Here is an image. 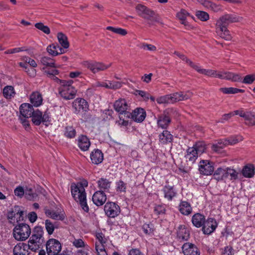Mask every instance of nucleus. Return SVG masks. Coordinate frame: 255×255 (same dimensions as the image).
<instances>
[{
    "label": "nucleus",
    "instance_id": "1",
    "mask_svg": "<svg viewBox=\"0 0 255 255\" xmlns=\"http://www.w3.org/2000/svg\"><path fill=\"white\" fill-rule=\"evenodd\" d=\"M242 19L243 17L238 16L234 14H225L217 20L216 32L221 38L226 40H230L232 36L227 26L230 23L240 22Z\"/></svg>",
    "mask_w": 255,
    "mask_h": 255
},
{
    "label": "nucleus",
    "instance_id": "2",
    "mask_svg": "<svg viewBox=\"0 0 255 255\" xmlns=\"http://www.w3.org/2000/svg\"><path fill=\"white\" fill-rule=\"evenodd\" d=\"M31 233L29 226L25 223H19L13 229V236L15 240L19 241H25Z\"/></svg>",
    "mask_w": 255,
    "mask_h": 255
},
{
    "label": "nucleus",
    "instance_id": "3",
    "mask_svg": "<svg viewBox=\"0 0 255 255\" xmlns=\"http://www.w3.org/2000/svg\"><path fill=\"white\" fill-rule=\"evenodd\" d=\"M138 15L145 20L157 21L155 12L144 5L137 4L135 7Z\"/></svg>",
    "mask_w": 255,
    "mask_h": 255
},
{
    "label": "nucleus",
    "instance_id": "4",
    "mask_svg": "<svg viewBox=\"0 0 255 255\" xmlns=\"http://www.w3.org/2000/svg\"><path fill=\"white\" fill-rule=\"evenodd\" d=\"M176 111L173 109H167L162 114L158 116L157 124V126L163 129H166L171 123V118Z\"/></svg>",
    "mask_w": 255,
    "mask_h": 255
},
{
    "label": "nucleus",
    "instance_id": "5",
    "mask_svg": "<svg viewBox=\"0 0 255 255\" xmlns=\"http://www.w3.org/2000/svg\"><path fill=\"white\" fill-rule=\"evenodd\" d=\"M46 248L48 255H59L62 246L57 240L50 239L46 242Z\"/></svg>",
    "mask_w": 255,
    "mask_h": 255
},
{
    "label": "nucleus",
    "instance_id": "6",
    "mask_svg": "<svg viewBox=\"0 0 255 255\" xmlns=\"http://www.w3.org/2000/svg\"><path fill=\"white\" fill-rule=\"evenodd\" d=\"M16 216H18V218H17V223L24 220V212L21 210L19 206H14L7 213V218L11 223H15Z\"/></svg>",
    "mask_w": 255,
    "mask_h": 255
},
{
    "label": "nucleus",
    "instance_id": "7",
    "mask_svg": "<svg viewBox=\"0 0 255 255\" xmlns=\"http://www.w3.org/2000/svg\"><path fill=\"white\" fill-rule=\"evenodd\" d=\"M105 214L109 218H114L117 217L121 213L120 207L116 203L109 202L106 203L104 206Z\"/></svg>",
    "mask_w": 255,
    "mask_h": 255
},
{
    "label": "nucleus",
    "instance_id": "8",
    "mask_svg": "<svg viewBox=\"0 0 255 255\" xmlns=\"http://www.w3.org/2000/svg\"><path fill=\"white\" fill-rule=\"evenodd\" d=\"M83 64L85 67L90 69L94 73L100 71L105 70L111 65V64L108 65H105L103 63L94 61H85L83 62Z\"/></svg>",
    "mask_w": 255,
    "mask_h": 255
},
{
    "label": "nucleus",
    "instance_id": "9",
    "mask_svg": "<svg viewBox=\"0 0 255 255\" xmlns=\"http://www.w3.org/2000/svg\"><path fill=\"white\" fill-rule=\"evenodd\" d=\"M77 92V90L73 86L61 87L59 88V94L65 100L73 99Z\"/></svg>",
    "mask_w": 255,
    "mask_h": 255
},
{
    "label": "nucleus",
    "instance_id": "10",
    "mask_svg": "<svg viewBox=\"0 0 255 255\" xmlns=\"http://www.w3.org/2000/svg\"><path fill=\"white\" fill-rule=\"evenodd\" d=\"M72 108L74 113L78 114L81 111L86 112L88 110V102L83 98H77L72 103Z\"/></svg>",
    "mask_w": 255,
    "mask_h": 255
},
{
    "label": "nucleus",
    "instance_id": "11",
    "mask_svg": "<svg viewBox=\"0 0 255 255\" xmlns=\"http://www.w3.org/2000/svg\"><path fill=\"white\" fill-rule=\"evenodd\" d=\"M199 170L200 173L203 175H211L214 170L213 163L208 160H201L199 163Z\"/></svg>",
    "mask_w": 255,
    "mask_h": 255
},
{
    "label": "nucleus",
    "instance_id": "12",
    "mask_svg": "<svg viewBox=\"0 0 255 255\" xmlns=\"http://www.w3.org/2000/svg\"><path fill=\"white\" fill-rule=\"evenodd\" d=\"M217 227V223L213 218H208L205 220L202 226V230L204 234L210 235L213 233Z\"/></svg>",
    "mask_w": 255,
    "mask_h": 255
},
{
    "label": "nucleus",
    "instance_id": "13",
    "mask_svg": "<svg viewBox=\"0 0 255 255\" xmlns=\"http://www.w3.org/2000/svg\"><path fill=\"white\" fill-rule=\"evenodd\" d=\"M182 250L184 255H200L199 249L192 243H184L182 247Z\"/></svg>",
    "mask_w": 255,
    "mask_h": 255
},
{
    "label": "nucleus",
    "instance_id": "14",
    "mask_svg": "<svg viewBox=\"0 0 255 255\" xmlns=\"http://www.w3.org/2000/svg\"><path fill=\"white\" fill-rule=\"evenodd\" d=\"M77 197H73L74 200L78 203L82 209L86 213L89 211V208L87 204L86 193L84 192L79 193Z\"/></svg>",
    "mask_w": 255,
    "mask_h": 255
},
{
    "label": "nucleus",
    "instance_id": "15",
    "mask_svg": "<svg viewBox=\"0 0 255 255\" xmlns=\"http://www.w3.org/2000/svg\"><path fill=\"white\" fill-rule=\"evenodd\" d=\"M19 111L21 117L26 118H29L34 112L33 106L28 103H23L21 105L19 108Z\"/></svg>",
    "mask_w": 255,
    "mask_h": 255
},
{
    "label": "nucleus",
    "instance_id": "16",
    "mask_svg": "<svg viewBox=\"0 0 255 255\" xmlns=\"http://www.w3.org/2000/svg\"><path fill=\"white\" fill-rule=\"evenodd\" d=\"M27 244L23 243H19L16 245L13 249V255H29Z\"/></svg>",
    "mask_w": 255,
    "mask_h": 255
},
{
    "label": "nucleus",
    "instance_id": "17",
    "mask_svg": "<svg viewBox=\"0 0 255 255\" xmlns=\"http://www.w3.org/2000/svg\"><path fill=\"white\" fill-rule=\"evenodd\" d=\"M241 111V117L244 119L245 124L249 126H255V112Z\"/></svg>",
    "mask_w": 255,
    "mask_h": 255
},
{
    "label": "nucleus",
    "instance_id": "18",
    "mask_svg": "<svg viewBox=\"0 0 255 255\" xmlns=\"http://www.w3.org/2000/svg\"><path fill=\"white\" fill-rule=\"evenodd\" d=\"M146 116V112L143 109L137 108L132 112L131 119L134 122L141 123L144 121Z\"/></svg>",
    "mask_w": 255,
    "mask_h": 255
},
{
    "label": "nucleus",
    "instance_id": "19",
    "mask_svg": "<svg viewBox=\"0 0 255 255\" xmlns=\"http://www.w3.org/2000/svg\"><path fill=\"white\" fill-rule=\"evenodd\" d=\"M107 196L103 191L96 192L92 197L93 203L97 206L103 205L106 201Z\"/></svg>",
    "mask_w": 255,
    "mask_h": 255
},
{
    "label": "nucleus",
    "instance_id": "20",
    "mask_svg": "<svg viewBox=\"0 0 255 255\" xmlns=\"http://www.w3.org/2000/svg\"><path fill=\"white\" fill-rule=\"evenodd\" d=\"M43 230L41 227H35L32 232L31 237L29 239L38 242V243H43L44 242Z\"/></svg>",
    "mask_w": 255,
    "mask_h": 255
},
{
    "label": "nucleus",
    "instance_id": "21",
    "mask_svg": "<svg viewBox=\"0 0 255 255\" xmlns=\"http://www.w3.org/2000/svg\"><path fill=\"white\" fill-rule=\"evenodd\" d=\"M47 51L52 56H56L65 53L64 49L57 43H53L47 47Z\"/></svg>",
    "mask_w": 255,
    "mask_h": 255
},
{
    "label": "nucleus",
    "instance_id": "22",
    "mask_svg": "<svg viewBox=\"0 0 255 255\" xmlns=\"http://www.w3.org/2000/svg\"><path fill=\"white\" fill-rule=\"evenodd\" d=\"M92 162L95 164H99L102 162L104 159V154L99 149H95L90 154Z\"/></svg>",
    "mask_w": 255,
    "mask_h": 255
},
{
    "label": "nucleus",
    "instance_id": "23",
    "mask_svg": "<svg viewBox=\"0 0 255 255\" xmlns=\"http://www.w3.org/2000/svg\"><path fill=\"white\" fill-rule=\"evenodd\" d=\"M190 238V232L184 225H180L177 231V238L180 241H187Z\"/></svg>",
    "mask_w": 255,
    "mask_h": 255
},
{
    "label": "nucleus",
    "instance_id": "24",
    "mask_svg": "<svg viewBox=\"0 0 255 255\" xmlns=\"http://www.w3.org/2000/svg\"><path fill=\"white\" fill-rule=\"evenodd\" d=\"M91 145L89 139L84 135H81L78 139V145L82 151H87Z\"/></svg>",
    "mask_w": 255,
    "mask_h": 255
},
{
    "label": "nucleus",
    "instance_id": "25",
    "mask_svg": "<svg viewBox=\"0 0 255 255\" xmlns=\"http://www.w3.org/2000/svg\"><path fill=\"white\" fill-rule=\"evenodd\" d=\"M114 107L117 112L122 114L128 110V106L125 99H121L115 102Z\"/></svg>",
    "mask_w": 255,
    "mask_h": 255
},
{
    "label": "nucleus",
    "instance_id": "26",
    "mask_svg": "<svg viewBox=\"0 0 255 255\" xmlns=\"http://www.w3.org/2000/svg\"><path fill=\"white\" fill-rule=\"evenodd\" d=\"M205 220V217L200 213L195 214L192 218V222L197 228L202 227Z\"/></svg>",
    "mask_w": 255,
    "mask_h": 255
},
{
    "label": "nucleus",
    "instance_id": "27",
    "mask_svg": "<svg viewBox=\"0 0 255 255\" xmlns=\"http://www.w3.org/2000/svg\"><path fill=\"white\" fill-rule=\"evenodd\" d=\"M162 191L164 193V197L169 201H171L173 198L176 195V192L173 186L165 185Z\"/></svg>",
    "mask_w": 255,
    "mask_h": 255
},
{
    "label": "nucleus",
    "instance_id": "28",
    "mask_svg": "<svg viewBox=\"0 0 255 255\" xmlns=\"http://www.w3.org/2000/svg\"><path fill=\"white\" fill-rule=\"evenodd\" d=\"M159 141L162 144H166L171 142L173 140V136L170 132L167 130H163L162 133L159 135Z\"/></svg>",
    "mask_w": 255,
    "mask_h": 255
},
{
    "label": "nucleus",
    "instance_id": "29",
    "mask_svg": "<svg viewBox=\"0 0 255 255\" xmlns=\"http://www.w3.org/2000/svg\"><path fill=\"white\" fill-rule=\"evenodd\" d=\"M98 187L103 192H109L112 182L104 178H101L97 182Z\"/></svg>",
    "mask_w": 255,
    "mask_h": 255
},
{
    "label": "nucleus",
    "instance_id": "30",
    "mask_svg": "<svg viewBox=\"0 0 255 255\" xmlns=\"http://www.w3.org/2000/svg\"><path fill=\"white\" fill-rule=\"evenodd\" d=\"M255 166L252 164H248L245 165L242 169V173L243 175L246 178L253 177L255 173Z\"/></svg>",
    "mask_w": 255,
    "mask_h": 255
},
{
    "label": "nucleus",
    "instance_id": "31",
    "mask_svg": "<svg viewBox=\"0 0 255 255\" xmlns=\"http://www.w3.org/2000/svg\"><path fill=\"white\" fill-rule=\"evenodd\" d=\"M179 210L182 214L188 215L192 212V208L188 202L181 201L179 206Z\"/></svg>",
    "mask_w": 255,
    "mask_h": 255
},
{
    "label": "nucleus",
    "instance_id": "32",
    "mask_svg": "<svg viewBox=\"0 0 255 255\" xmlns=\"http://www.w3.org/2000/svg\"><path fill=\"white\" fill-rule=\"evenodd\" d=\"M30 102L35 107H38L42 104V98L41 94L38 92H33L30 95Z\"/></svg>",
    "mask_w": 255,
    "mask_h": 255
},
{
    "label": "nucleus",
    "instance_id": "33",
    "mask_svg": "<svg viewBox=\"0 0 255 255\" xmlns=\"http://www.w3.org/2000/svg\"><path fill=\"white\" fill-rule=\"evenodd\" d=\"M198 155L194 147H189L187 150L185 158L192 163H194L197 159Z\"/></svg>",
    "mask_w": 255,
    "mask_h": 255
},
{
    "label": "nucleus",
    "instance_id": "34",
    "mask_svg": "<svg viewBox=\"0 0 255 255\" xmlns=\"http://www.w3.org/2000/svg\"><path fill=\"white\" fill-rule=\"evenodd\" d=\"M40 63L46 67H54L57 68L58 66L55 63V60L47 56H43L40 58Z\"/></svg>",
    "mask_w": 255,
    "mask_h": 255
},
{
    "label": "nucleus",
    "instance_id": "35",
    "mask_svg": "<svg viewBox=\"0 0 255 255\" xmlns=\"http://www.w3.org/2000/svg\"><path fill=\"white\" fill-rule=\"evenodd\" d=\"M76 133L75 128L72 126H66L64 130V135L69 139L75 138Z\"/></svg>",
    "mask_w": 255,
    "mask_h": 255
},
{
    "label": "nucleus",
    "instance_id": "36",
    "mask_svg": "<svg viewBox=\"0 0 255 255\" xmlns=\"http://www.w3.org/2000/svg\"><path fill=\"white\" fill-rule=\"evenodd\" d=\"M226 74V75L225 77H223V76L222 77V76H220V79L231 80L233 82H239L241 81L242 79V77L239 74H235L230 72H227V73Z\"/></svg>",
    "mask_w": 255,
    "mask_h": 255
},
{
    "label": "nucleus",
    "instance_id": "37",
    "mask_svg": "<svg viewBox=\"0 0 255 255\" xmlns=\"http://www.w3.org/2000/svg\"><path fill=\"white\" fill-rule=\"evenodd\" d=\"M214 178L217 181L226 179L225 167H219L214 172L213 174Z\"/></svg>",
    "mask_w": 255,
    "mask_h": 255
},
{
    "label": "nucleus",
    "instance_id": "38",
    "mask_svg": "<svg viewBox=\"0 0 255 255\" xmlns=\"http://www.w3.org/2000/svg\"><path fill=\"white\" fill-rule=\"evenodd\" d=\"M219 91L225 94H235L238 93H244L245 90L234 87L220 88Z\"/></svg>",
    "mask_w": 255,
    "mask_h": 255
},
{
    "label": "nucleus",
    "instance_id": "39",
    "mask_svg": "<svg viewBox=\"0 0 255 255\" xmlns=\"http://www.w3.org/2000/svg\"><path fill=\"white\" fill-rule=\"evenodd\" d=\"M38 197L37 194L31 188L27 187L25 189V197L28 200L35 201Z\"/></svg>",
    "mask_w": 255,
    "mask_h": 255
},
{
    "label": "nucleus",
    "instance_id": "40",
    "mask_svg": "<svg viewBox=\"0 0 255 255\" xmlns=\"http://www.w3.org/2000/svg\"><path fill=\"white\" fill-rule=\"evenodd\" d=\"M41 116L42 112L39 110H37L34 111L31 117H32V122L33 124L36 126H39L42 123Z\"/></svg>",
    "mask_w": 255,
    "mask_h": 255
},
{
    "label": "nucleus",
    "instance_id": "41",
    "mask_svg": "<svg viewBox=\"0 0 255 255\" xmlns=\"http://www.w3.org/2000/svg\"><path fill=\"white\" fill-rule=\"evenodd\" d=\"M241 114H242V111L241 110H236L228 114H224L220 118L219 122L224 123L225 121H228L235 115H239L241 117Z\"/></svg>",
    "mask_w": 255,
    "mask_h": 255
},
{
    "label": "nucleus",
    "instance_id": "42",
    "mask_svg": "<svg viewBox=\"0 0 255 255\" xmlns=\"http://www.w3.org/2000/svg\"><path fill=\"white\" fill-rule=\"evenodd\" d=\"M84 191L85 190L82 184L78 185L74 183L71 186V192L73 197H77L76 195L81 192H84Z\"/></svg>",
    "mask_w": 255,
    "mask_h": 255
},
{
    "label": "nucleus",
    "instance_id": "43",
    "mask_svg": "<svg viewBox=\"0 0 255 255\" xmlns=\"http://www.w3.org/2000/svg\"><path fill=\"white\" fill-rule=\"evenodd\" d=\"M107 89L116 90L122 87V83L119 81H109L108 83H103L101 85Z\"/></svg>",
    "mask_w": 255,
    "mask_h": 255
},
{
    "label": "nucleus",
    "instance_id": "44",
    "mask_svg": "<svg viewBox=\"0 0 255 255\" xmlns=\"http://www.w3.org/2000/svg\"><path fill=\"white\" fill-rule=\"evenodd\" d=\"M57 38L61 46L64 48H68L69 46V43L67 36L62 32H59L57 34Z\"/></svg>",
    "mask_w": 255,
    "mask_h": 255
},
{
    "label": "nucleus",
    "instance_id": "45",
    "mask_svg": "<svg viewBox=\"0 0 255 255\" xmlns=\"http://www.w3.org/2000/svg\"><path fill=\"white\" fill-rule=\"evenodd\" d=\"M15 94L14 88L11 86H6L3 89V96L6 99H11Z\"/></svg>",
    "mask_w": 255,
    "mask_h": 255
},
{
    "label": "nucleus",
    "instance_id": "46",
    "mask_svg": "<svg viewBox=\"0 0 255 255\" xmlns=\"http://www.w3.org/2000/svg\"><path fill=\"white\" fill-rule=\"evenodd\" d=\"M45 214L49 216L50 218L58 220H63L65 218V216L63 214H59L54 211L47 210L45 211Z\"/></svg>",
    "mask_w": 255,
    "mask_h": 255
},
{
    "label": "nucleus",
    "instance_id": "47",
    "mask_svg": "<svg viewBox=\"0 0 255 255\" xmlns=\"http://www.w3.org/2000/svg\"><path fill=\"white\" fill-rule=\"evenodd\" d=\"M225 172L226 179L230 176L231 180H236L238 177V173L234 169L230 167H225Z\"/></svg>",
    "mask_w": 255,
    "mask_h": 255
},
{
    "label": "nucleus",
    "instance_id": "48",
    "mask_svg": "<svg viewBox=\"0 0 255 255\" xmlns=\"http://www.w3.org/2000/svg\"><path fill=\"white\" fill-rule=\"evenodd\" d=\"M42 244V243H38V242L36 241H32V240L29 239L28 241V244H27V246H28V250H30L31 251L35 252L37 250H39L40 246Z\"/></svg>",
    "mask_w": 255,
    "mask_h": 255
},
{
    "label": "nucleus",
    "instance_id": "49",
    "mask_svg": "<svg viewBox=\"0 0 255 255\" xmlns=\"http://www.w3.org/2000/svg\"><path fill=\"white\" fill-rule=\"evenodd\" d=\"M106 29L108 30L111 31L114 33L120 34L122 36H125L127 34V31L123 28L119 27H114L112 26H108Z\"/></svg>",
    "mask_w": 255,
    "mask_h": 255
},
{
    "label": "nucleus",
    "instance_id": "50",
    "mask_svg": "<svg viewBox=\"0 0 255 255\" xmlns=\"http://www.w3.org/2000/svg\"><path fill=\"white\" fill-rule=\"evenodd\" d=\"M171 104L181 101V92L169 94Z\"/></svg>",
    "mask_w": 255,
    "mask_h": 255
},
{
    "label": "nucleus",
    "instance_id": "51",
    "mask_svg": "<svg viewBox=\"0 0 255 255\" xmlns=\"http://www.w3.org/2000/svg\"><path fill=\"white\" fill-rule=\"evenodd\" d=\"M35 27L45 34H48L50 33V28L47 26L44 25L42 22L35 23Z\"/></svg>",
    "mask_w": 255,
    "mask_h": 255
},
{
    "label": "nucleus",
    "instance_id": "52",
    "mask_svg": "<svg viewBox=\"0 0 255 255\" xmlns=\"http://www.w3.org/2000/svg\"><path fill=\"white\" fill-rule=\"evenodd\" d=\"M199 155L203 153L206 150V146L203 142H197L193 146Z\"/></svg>",
    "mask_w": 255,
    "mask_h": 255
},
{
    "label": "nucleus",
    "instance_id": "53",
    "mask_svg": "<svg viewBox=\"0 0 255 255\" xmlns=\"http://www.w3.org/2000/svg\"><path fill=\"white\" fill-rule=\"evenodd\" d=\"M142 228L144 233L146 235H151L154 231L153 226L151 224H144Z\"/></svg>",
    "mask_w": 255,
    "mask_h": 255
},
{
    "label": "nucleus",
    "instance_id": "54",
    "mask_svg": "<svg viewBox=\"0 0 255 255\" xmlns=\"http://www.w3.org/2000/svg\"><path fill=\"white\" fill-rule=\"evenodd\" d=\"M116 190L118 192H126L127 184L123 181L120 180L116 183Z\"/></svg>",
    "mask_w": 255,
    "mask_h": 255
},
{
    "label": "nucleus",
    "instance_id": "55",
    "mask_svg": "<svg viewBox=\"0 0 255 255\" xmlns=\"http://www.w3.org/2000/svg\"><path fill=\"white\" fill-rule=\"evenodd\" d=\"M196 15L198 19L203 21H207L209 18V15L208 13L203 11H197Z\"/></svg>",
    "mask_w": 255,
    "mask_h": 255
},
{
    "label": "nucleus",
    "instance_id": "56",
    "mask_svg": "<svg viewBox=\"0 0 255 255\" xmlns=\"http://www.w3.org/2000/svg\"><path fill=\"white\" fill-rule=\"evenodd\" d=\"M55 228L57 227L50 220H46L45 221V228L49 235L53 234Z\"/></svg>",
    "mask_w": 255,
    "mask_h": 255
},
{
    "label": "nucleus",
    "instance_id": "57",
    "mask_svg": "<svg viewBox=\"0 0 255 255\" xmlns=\"http://www.w3.org/2000/svg\"><path fill=\"white\" fill-rule=\"evenodd\" d=\"M156 102L159 104H171L169 94L158 97L156 99Z\"/></svg>",
    "mask_w": 255,
    "mask_h": 255
},
{
    "label": "nucleus",
    "instance_id": "58",
    "mask_svg": "<svg viewBox=\"0 0 255 255\" xmlns=\"http://www.w3.org/2000/svg\"><path fill=\"white\" fill-rule=\"evenodd\" d=\"M225 139H220L218 143L216 144H214L212 146V149L213 150L215 151H218L220 149L223 148L225 146L227 145V144H225L223 141Z\"/></svg>",
    "mask_w": 255,
    "mask_h": 255
},
{
    "label": "nucleus",
    "instance_id": "59",
    "mask_svg": "<svg viewBox=\"0 0 255 255\" xmlns=\"http://www.w3.org/2000/svg\"><path fill=\"white\" fill-rule=\"evenodd\" d=\"M202 74L210 77L217 78L218 71L211 69H204Z\"/></svg>",
    "mask_w": 255,
    "mask_h": 255
},
{
    "label": "nucleus",
    "instance_id": "60",
    "mask_svg": "<svg viewBox=\"0 0 255 255\" xmlns=\"http://www.w3.org/2000/svg\"><path fill=\"white\" fill-rule=\"evenodd\" d=\"M15 196L21 198L23 195L25 196V190L21 186L17 187L14 190Z\"/></svg>",
    "mask_w": 255,
    "mask_h": 255
},
{
    "label": "nucleus",
    "instance_id": "61",
    "mask_svg": "<svg viewBox=\"0 0 255 255\" xmlns=\"http://www.w3.org/2000/svg\"><path fill=\"white\" fill-rule=\"evenodd\" d=\"M255 80V75H248L246 76L243 80L242 81V83L244 84H252Z\"/></svg>",
    "mask_w": 255,
    "mask_h": 255
},
{
    "label": "nucleus",
    "instance_id": "62",
    "mask_svg": "<svg viewBox=\"0 0 255 255\" xmlns=\"http://www.w3.org/2000/svg\"><path fill=\"white\" fill-rule=\"evenodd\" d=\"M165 208L164 206L162 205H156L154 207V211L155 213L160 215V214H164L165 212Z\"/></svg>",
    "mask_w": 255,
    "mask_h": 255
},
{
    "label": "nucleus",
    "instance_id": "63",
    "mask_svg": "<svg viewBox=\"0 0 255 255\" xmlns=\"http://www.w3.org/2000/svg\"><path fill=\"white\" fill-rule=\"evenodd\" d=\"M135 95H139L143 98L144 101H147L149 98V94L142 90H136Z\"/></svg>",
    "mask_w": 255,
    "mask_h": 255
},
{
    "label": "nucleus",
    "instance_id": "64",
    "mask_svg": "<svg viewBox=\"0 0 255 255\" xmlns=\"http://www.w3.org/2000/svg\"><path fill=\"white\" fill-rule=\"evenodd\" d=\"M188 15H189V13L185 9H181L180 12L177 13V17L181 21L185 20Z\"/></svg>",
    "mask_w": 255,
    "mask_h": 255
}]
</instances>
